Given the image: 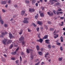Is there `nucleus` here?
I'll return each mask as SVG.
<instances>
[{
  "label": "nucleus",
  "instance_id": "f257e3e1",
  "mask_svg": "<svg viewBox=\"0 0 65 65\" xmlns=\"http://www.w3.org/2000/svg\"><path fill=\"white\" fill-rule=\"evenodd\" d=\"M24 20L23 21V23H25V24H28V20H29V18H24Z\"/></svg>",
  "mask_w": 65,
  "mask_h": 65
},
{
  "label": "nucleus",
  "instance_id": "f03ea898",
  "mask_svg": "<svg viewBox=\"0 0 65 65\" xmlns=\"http://www.w3.org/2000/svg\"><path fill=\"white\" fill-rule=\"evenodd\" d=\"M7 34V32H2V35H0V37H1L3 38V36H4L5 35H6V34Z\"/></svg>",
  "mask_w": 65,
  "mask_h": 65
},
{
  "label": "nucleus",
  "instance_id": "7ed1b4c3",
  "mask_svg": "<svg viewBox=\"0 0 65 65\" xmlns=\"http://www.w3.org/2000/svg\"><path fill=\"white\" fill-rule=\"evenodd\" d=\"M7 41V39H4V40H3L2 42L5 45H6Z\"/></svg>",
  "mask_w": 65,
  "mask_h": 65
},
{
  "label": "nucleus",
  "instance_id": "20e7f679",
  "mask_svg": "<svg viewBox=\"0 0 65 65\" xmlns=\"http://www.w3.org/2000/svg\"><path fill=\"white\" fill-rule=\"evenodd\" d=\"M25 39V38L23 36H22L19 38V39L20 41H24Z\"/></svg>",
  "mask_w": 65,
  "mask_h": 65
},
{
  "label": "nucleus",
  "instance_id": "39448f33",
  "mask_svg": "<svg viewBox=\"0 0 65 65\" xmlns=\"http://www.w3.org/2000/svg\"><path fill=\"white\" fill-rule=\"evenodd\" d=\"M0 22L2 25L3 24V23H4V21H3V20H2V18H1V15L0 14Z\"/></svg>",
  "mask_w": 65,
  "mask_h": 65
},
{
  "label": "nucleus",
  "instance_id": "423d86ee",
  "mask_svg": "<svg viewBox=\"0 0 65 65\" xmlns=\"http://www.w3.org/2000/svg\"><path fill=\"white\" fill-rule=\"evenodd\" d=\"M37 24L40 26H42L43 24L42 23L39 21H37Z\"/></svg>",
  "mask_w": 65,
  "mask_h": 65
},
{
  "label": "nucleus",
  "instance_id": "0eeeda50",
  "mask_svg": "<svg viewBox=\"0 0 65 65\" xmlns=\"http://www.w3.org/2000/svg\"><path fill=\"white\" fill-rule=\"evenodd\" d=\"M37 42H40L41 43H42V42L43 41V39H40L39 40H37Z\"/></svg>",
  "mask_w": 65,
  "mask_h": 65
},
{
  "label": "nucleus",
  "instance_id": "6e6552de",
  "mask_svg": "<svg viewBox=\"0 0 65 65\" xmlns=\"http://www.w3.org/2000/svg\"><path fill=\"white\" fill-rule=\"evenodd\" d=\"M47 14L49 16H52L53 15V12H51L50 13V12H47Z\"/></svg>",
  "mask_w": 65,
  "mask_h": 65
},
{
  "label": "nucleus",
  "instance_id": "1a4fd4ad",
  "mask_svg": "<svg viewBox=\"0 0 65 65\" xmlns=\"http://www.w3.org/2000/svg\"><path fill=\"white\" fill-rule=\"evenodd\" d=\"M29 11L30 12H33L35 11V10L33 9H30L29 10Z\"/></svg>",
  "mask_w": 65,
  "mask_h": 65
},
{
  "label": "nucleus",
  "instance_id": "9d476101",
  "mask_svg": "<svg viewBox=\"0 0 65 65\" xmlns=\"http://www.w3.org/2000/svg\"><path fill=\"white\" fill-rule=\"evenodd\" d=\"M7 2V1H2L1 2V4H6Z\"/></svg>",
  "mask_w": 65,
  "mask_h": 65
},
{
  "label": "nucleus",
  "instance_id": "9b49d317",
  "mask_svg": "<svg viewBox=\"0 0 65 65\" xmlns=\"http://www.w3.org/2000/svg\"><path fill=\"white\" fill-rule=\"evenodd\" d=\"M49 40L48 39L46 40L45 41V43H47V44H50V41H49Z\"/></svg>",
  "mask_w": 65,
  "mask_h": 65
},
{
  "label": "nucleus",
  "instance_id": "f8f14e48",
  "mask_svg": "<svg viewBox=\"0 0 65 65\" xmlns=\"http://www.w3.org/2000/svg\"><path fill=\"white\" fill-rule=\"evenodd\" d=\"M48 38V36L47 35H45L44 37L43 38V39H47Z\"/></svg>",
  "mask_w": 65,
  "mask_h": 65
},
{
  "label": "nucleus",
  "instance_id": "ddd939ff",
  "mask_svg": "<svg viewBox=\"0 0 65 65\" xmlns=\"http://www.w3.org/2000/svg\"><path fill=\"white\" fill-rule=\"evenodd\" d=\"M40 16L41 17H44V13H42L40 14Z\"/></svg>",
  "mask_w": 65,
  "mask_h": 65
},
{
  "label": "nucleus",
  "instance_id": "4468645a",
  "mask_svg": "<svg viewBox=\"0 0 65 65\" xmlns=\"http://www.w3.org/2000/svg\"><path fill=\"white\" fill-rule=\"evenodd\" d=\"M50 2L51 3H51H48V4H49V5H53L54 4V2H53V1H50Z\"/></svg>",
  "mask_w": 65,
  "mask_h": 65
},
{
  "label": "nucleus",
  "instance_id": "2eb2a0df",
  "mask_svg": "<svg viewBox=\"0 0 65 65\" xmlns=\"http://www.w3.org/2000/svg\"><path fill=\"white\" fill-rule=\"evenodd\" d=\"M11 54L13 55H16V54H17V52L15 51L14 52H12L11 53Z\"/></svg>",
  "mask_w": 65,
  "mask_h": 65
},
{
  "label": "nucleus",
  "instance_id": "dca6fc26",
  "mask_svg": "<svg viewBox=\"0 0 65 65\" xmlns=\"http://www.w3.org/2000/svg\"><path fill=\"white\" fill-rule=\"evenodd\" d=\"M12 42V40H9L7 42V44H9L10 43H11V42Z\"/></svg>",
  "mask_w": 65,
  "mask_h": 65
},
{
  "label": "nucleus",
  "instance_id": "f3484780",
  "mask_svg": "<svg viewBox=\"0 0 65 65\" xmlns=\"http://www.w3.org/2000/svg\"><path fill=\"white\" fill-rule=\"evenodd\" d=\"M25 13V12L24 11H21V14L22 15H24V14Z\"/></svg>",
  "mask_w": 65,
  "mask_h": 65
},
{
  "label": "nucleus",
  "instance_id": "a211bd4d",
  "mask_svg": "<svg viewBox=\"0 0 65 65\" xmlns=\"http://www.w3.org/2000/svg\"><path fill=\"white\" fill-rule=\"evenodd\" d=\"M9 37L10 38V39H11L12 37V34L9 33Z\"/></svg>",
  "mask_w": 65,
  "mask_h": 65
},
{
  "label": "nucleus",
  "instance_id": "6ab92c4d",
  "mask_svg": "<svg viewBox=\"0 0 65 65\" xmlns=\"http://www.w3.org/2000/svg\"><path fill=\"white\" fill-rule=\"evenodd\" d=\"M60 39L61 42H63V39L62 36H61L60 37Z\"/></svg>",
  "mask_w": 65,
  "mask_h": 65
},
{
  "label": "nucleus",
  "instance_id": "aec40b11",
  "mask_svg": "<svg viewBox=\"0 0 65 65\" xmlns=\"http://www.w3.org/2000/svg\"><path fill=\"white\" fill-rule=\"evenodd\" d=\"M23 33V30L22 29L20 30V31L19 32V34L20 35H21Z\"/></svg>",
  "mask_w": 65,
  "mask_h": 65
},
{
  "label": "nucleus",
  "instance_id": "412c9836",
  "mask_svg": "<svg viewBox=\"0 0 65 65\" xmlns=\"http://www.w3.org/2000/svg\"><path fill=\"white\" fill-rule=\"evenodd\" d=\"M36 48L38 51L39 50V47L38 45H37L36 46Z\"/></svg>",
  "mask_w": 65,
  "mask_h": 65
},
{
  "label": "nucleus",
  "instance_id": "4be33fe9",
  "mask_svg": "<svg viewBox=\"0 0 65 65\" xmlns=\"http://www.w3.org/2000/svg\"><path fill=\"white\" fill-rule=\"evenodd\" d=\"M48 55H49V53H46L45 56V58H46V57H47V56H48Z\"/></svg>",
  "mask_w": 65,
  "mask_h": 65
},
{
  "label": "nucleus",
  "instance_id": "5701e85b",
  "mask_svg": "<svg viewBox=\"0 0 65 65\" xmlns=\"http://www.w3.org/2000/svg\"><path fill=\"white\" fill-rule=\"evenodd\" d=\"M38 53L39 55H42V53L41 52H38Z\"/></svg>",
  "mask_w": 65,
  "mask_h": 65
},
{
  "label": "nucleus",
  "instance_id": "b1692460",
  "mask_svg": "<svg viewBox=\"0 0 65 65\" xmlns=\"http://www.w3.org/2000/svg\"><path fill=\"white\" fill-rule=\"evenodd\" d=\"M62 59H63V57H61V58H58V60L59 61H61L62 60Z\"/></svg>",
  "mask_w": 65,
  "mask_h": 65
},
{
  "label": "nucleus",
  "instance_id": "393cba45",
  "mask_svg": "<svg viewBox=\"0 0 65 65\" xmlns=\"http://www.w3.org/2000/svg\"><path fill=\"white\" fill-rule=\"evenodd\" d=\"M35 2H36L35 0H32V4H34L35 3Z\"/></svg>",
  "mask_w": 65,
  "mask_h": 65
},
{
  "label": "nucleus",
  "instance_id": "a878e982",
  "mask_svg": "<svg viewBox=\"0 0 65 65\" xmlns=\"http://www.w3.org/2000/svg\"><path fill=\"white\" fill-rule=\"evenodd\" d=\"M13 47V45H12V44L10 45V49H11Z\"/></svg>",
  "mask_w": 65,
  "mask_h": 65
},
{
  "label": "nucleus",
  "instance_id": "bb28decb",
  "mask_svg": "<svg viewBox=\"0 0 65 65\" xmlns=\"http://www.w3.org/2000/svg\"><path fill=\"white\" fill-rule=\"evenodd\" d=\"M48 48H51V47H52V46L51 45H48Z\"/></svg>",
  "mask_w": 65,
  "mask_h": 65
},
{
  "label": "nucleus",
  "instance_id": "cd10ccee",
  "mask_svg": "<svg viewBox=\"0 0 65 65\" xmlns=\"http://www.w3.org/2000/svg\"><path fill=\"white\" fill-rule=\"evenodd\" d=\"M25 2L26 3H29L30 2L29 1L26 0L25 1Z\"/></svg>",
  "mask_w": 65,
  "mask_h": 65
},
{
  "label": "nucleus",
  "instance_id": "c85d7f7f",
  "mask_svg": "<svg viewBox=\"0 0 65 65\" xmlns=\"http://www.w3.org/2000/svg\"><path fill=\"white\" fill-rule=\"evenodd\" d=\"M30 59L31 60L33 59V55H31L30 56Z\"/></svg>",
  "mask_w": 65,
  "mask_h": 65
},
{
  "label": "nucleus",
  "instance_id": "c756f323",
  "mask_svg": "<svg viewBox=\"0 0 65 65\" xmlns=\"http://www.w3.org/2000/svg\"><path fill=\"white\" fill-rule=\"evenodd\" d=\"M32 25L35 27H36V24H35V23H32Z\"/></svg>",
  "mask_w": 65,
  "mask_h": 65
},
{
  "label": "nucleus",
  "instance_id": "7c9ffc66",
  "mask_svg": "<svg viewBox=\"0 0 65 65\" xmlns=\"http://www.w3.org/2000/svg\"><path fill=\"white\" fill-rule=\"evenodd\" d=\"M57 11H62V9L60 8H59L58 9Z\"/></svg>",
  "mask_w": 65,
  "mask_h": 65
},
{
  "label": "nucleus",
  "instance_id": "2f4dec72",
  "mask_svg": "<svg viewBox=\"0 0 65 65\" xmlns=\"http://www.w3.org/2000/svg\"><path fill=\"white\" fill-rule=\"evenodd\" d=\"M19 60H17L15 61L16 63L17 64H18V63H19Z\"/></svg>",
  "mask_w": 65,
  "mask_h": 65
},
{
  "label": "nucleus",
  "instance_id": "473e14b6",
  "mask_svg": "<svg viewBox=\"0 0 65 65\" xmlns=\"http://www.w3.org/2000/svg\"><path fill=\"white\" fill-rule=\"evenodd\" d=\"M36 30H37V32H39V28L37 27L36 28Z\"/></svg>",
  "mask_w": 65,
  "mask_h": 65
},
{
  "label": "nucleus",
  "instance_id": "72a5a7b5",
  "mask_svg": "<svg viewBox=\"0 0 65 65\" xmlns=\"http://www.w3.org/2000/svg\"><path fill=\"white\" fill-rule=\"evenodd\" d=\"M27 30L28 32H31V30H30V29H29V28H28Z\"/></svg>",
  "mask_w": 65,
  "mask_h": 65
},
{
  "label": "nucleus",
  "instance_id": "f704fd0d",
  "mask_svg": "<svg viewBox=\"0 0 65 65\" xmlns=\"http://www.w3.org/2000/svg\"><path fill=\"white\" fill-rule=\"evenodd\" d=\"M58 34L56 35V36H55L54 37V38H57V37H58Z\"/></svg>",
  "mask_w": 65,
  "mask_h": 65
},
{
  "label": "nucleus",
  "instance_id": "c9c22d12",
  "mask_svg": "<svg viewBox=\"0 0 65 65\" xmlns=\"http://www.w3.org/2000/svg\"><path fill=\"white\" fill-rule=\"evenodd\" d=\"M11 3V0H9L8 1V3L9 4V3Z\"/></svg>",
  "mask_w": 65,
  "mask_h": 65
},
{
  "label": "nucleus",
  "instance_id": "e433bc0d",
  "mask_svg": "<svg viewBox=\"0 0 65 65\" xmlns=\"http://www.w3.org/2000/svg\"><path fill=\"white\" fill-rule=\"evenodd\" d=\"M55 4L56 5H59L60 4V3H59V2L57 3H56Z\"/></svg>",
  "mask_w": 65,
  "mask_h": 65
},
{
  "label": "nucleus",
  "instance_id": "4c0bfd02",
  "mask_svg": "<svg viewBox=\"0 0 65 65\" xmlns=\"http://www.w3.org/2000/svg\"><path fill=\"white\" fill-rule=\"evenodd\" d=\"M60 51H63V47L62 46H61L60 47Z\"/></svg>",
  "mask_w": 65,
  "mask_h": 65
},
{
  "label": "nucleus",
  "instance_id": "58836bf2",
  "mask_svg": "<svg viewBox=\"0 0 65 65\" xmlns=\"http://www.w3.org/2000/svg\"><path fill=\"white\" fill-rule=\"evenodd\" d=\"M60 19H61V20H63V19H65V17H60Z\"/></svg>",
  "mask_w": 65,
  "mask_h": 65
},
{
  "label": "nucleus",
  "instance_id": "ea45409f",
  "mask_svg": "<svg viewBox=\"0 0 65 65\" xmlns=\"http://www.w3.org/2000/svg\"><path fill=\"white\" fill-rule=\"evenodd\" d=\"M20 62H22V57H21V56H20Z\"/></svg>",
  "mask_w": 65,
  "mask_h": 65
},
{
  "label": "nucleus",
  "instance_id": "a19ab883",
  "mask_svg": "<svg viewBox=\"0 0 65 65\" xmlns=\"http://www.w3.org/2000/svg\"><path fill=\"white\" fill-rule=\"evenodd\" d=\"M5 27H7V26H8V25L7 24H5L4 25Z\"/></svg>",
  "mask_w": 65,
  "mask_h": 65
},
{
  "label": "nucleus",
  "instance_id": "79ce46f5",
  "mask_svg": "<svg viewBox=\"0 0 65 65\" xmlns=\"http://www.w3.org/2000/svg\"><path fill=\"white\" fill-rule=\"evenodd\" d=\"M26 52L27 53H28V54H29V50H28V49H27V50Z\"/></svg>",
  "mask_w": 65,
  "mask_h": 65
},
{
  "label": "nucleus",
  "instance_id": "37998d69",
  "mask_svg": "<svg viewBox=\"0 0 65 65\" xmlns=\"http://www.w3.org/2000/svg\"><path fill=\"white\" fill-rule=\"evenodd\" d=\"M57 45H61V43H60L59 42H57L56 43Z\"/></svg>",
  "mask_w": 65,
  "mask_h": 65
},
{
  "label": "nucleus",
  "instance_id": "c03bdc74",
  "mask_svg": "<svg viewBox=\"0 0 65 65\" xmlns=\"http://www.w3.org/2000/svg\"><path fill=\"white\" fill-rule=\"evenodd\" d=\"M50 31H53V30H54V29L53 28H50Z\"/></svg>",
  "mask_w": 65,
  "mask_h": 65
},
{
  "label": "nucleus",
  "instance_id": "a18cd8bd",
  "mask_svg": "<svg viewBox=\"0 0 65 65\" xmlns=\"http://www.w3.org/2000/svg\"><path fill=\"white\" fill-rule=\"evenodd\" d=\"M44 27L46 29H48V28H47V26L45 25L44 26Z\"/></svg>",
  "mask_w": 65,
  "mask_h": 65
},
{
  "label": "nucleus",
  "instance_id": "49530a36",
  "mask_svg": "<svg viewBox=\"0 0 65 65\" xmlns=\"http://www.w3.org/2000/svg\"><path fill=\"white\" fill-rule=\"evenodd\" d=\"M19 50V47H18L16 50V52H18V51Z\"/></svg>",
  "mask_w": 65,
  "mask_h": 65
},
{
  "label": "nucleus",
  "instance_id": "de8ad7c7",
  "mask_svg": "<svg viewBox=\"0 0 65 65\" xmlns=\"http://www.w3.org/2000/svg\"><path fill=\"white\" fill-rule=\"evenodd\" d=\"M11 59L12 60H15V58L14 57H12L11 58Z\"/></svg>",
  "mask_w": 65,
  "mask_h": 65
},
{
  "label": "nucleus",
  "instance_id": "09e8293b",
  "mask_svg": "<svg viewBox=\"0 0 65 65\" xmlns=\"http://www.w3.org/2000/svg\"><path fill=\"white\" fill-rule=\"evenodd\" d=\"M56 11L55 10H54L53 11V12L55 14H56Z\"/></svg>",
  "mask_w": 65,
  "mask_h": 65
},
{
  "label": "nucleus",
  "instance_id": "8fccbe9b",
  "mask_svg": "<svg viewBox=\"0 0 65 65\" xmlns=\"http://www.w3.org/2000/svg\"><path fill=\"white\" fill-rule=\"evenodd\" d=\"M24 54V53L23 52H22L21 53V55H23Z\"/></svg>",
  "mask_w": 65,
  "mask_h": 65
},
{
  "label": "nucleus",
  "instance_id": "3c124183",
  "mask_svg": "<svg viewBox=\"0 0 65 65\" xmlns=\"http://www.w3.org/2000/svg\"><path fill=\"white\" fill-rule=\"evenodd\" d=\"M42 10H44V7H42L41 8Z\"/></svg>",
  "mask_w": 65,
  "mask_h": 65
},
{
  "label": "nucleus",
  "instance_id": "603ef678",
  "mask_svg": "<svg viewBox=\"0 0 65 65\" xmlns=\"http://www.w3.org/2000/svg\"><path fill=\"white\" fill-rule=\"evenodd\" d=\"M47 23H48V24H51V22L49 21H48L47 22Z\"/></svg>",
  "mask_w": 65,
  "mask_h": 65
},
{
  "label": "nucleus",
  "instance_id": "864d4df0",
  "mask_svg": "<svg viewBox=\"0 0 65 65\" xmlns=\"http://www.w3.org/2000/svg\"><path fill=\"white\" fill-rule=\"evenodd\" d=\"M43 48H42L41 49V51L42 52V51H43Z\"/></svg>",
  "mask_w": 65,
  "mask_h": 65
},
{
  "label": "nucleus",
  "instance_id": "5fc2aeb1",
  "mask_svg": "<svg viewBox=\"0 0 65 65\" xmlns=\"http://www.w3.org/2000/svg\"><path fill=\"white\" fill-rule=\"evenodd\" d=\"M3 56H5V58H7V55H6V54H4Z\"/></svg>",
  "mask_w": 65,
  "mask_h": 65
},
{
  "label": "nucleus",
  "instance_id": "6e6d98bb",
  "mask_svg": "<svg viewBox=\"0 0 65 65\" xmlns=\"http://www.w3.org/2000/svg\"><path fill=\"white\" fill-rule=\"evenodd\" d=\"M44 64V62H42L41 63V65H43Z\"/></svg>",
  "mask_w": 65,
  "mask_h": 65
},
{
  "label": "nucleus",
  "instance_id": "4d7b16f0",
  "mask_svg": "<svg viewBox=\"0 0 65 65\" xmlns=\"http://www.w3.org/2000/svg\"><path fill=\"white\" fill-rule=\"evenodd\" d=\"M2 11L4 13L5 12V10H4V9H3L2 10Z\"/></svg>",
  "mask_w": 65,
  "mask_h": 65
},
{
  "label": "nucleus",
  "instance_id": "13d9d810",
  "mask_svg": "<svg viewBox=\"0 0 65 65\" xmlns=\"http://www.w3.org/2000/svg\"><path fill=\"white\" fill-rule=\"evenodd\" d=\"M14 6L15 7V8L17 7H18V6L17 5H14Z\"/></svg>",
  "mask_w": 65,
  "mask_h": 65
},
{
  "label": "nucleus",
  "instance_id": "bf43d9fd",
  "mask_svg": "<svg viewBox=\"0 0 65 65\" xmlns=\"http://www.w3.org/2000/svg\"><path fill=\"white\" fill-rule=\"evenodd\" d=\"M39 62H38L37 63H36L35 65H39Z\"/></svg>",
  "mask_w": 65,
  "mask_h": 65
},
{
  "label": "nucleus",
  "instance_id": "052dcab7",
  "mask_svg": "<svg viewBox=\"0 0 65 65\" xmlns=\"http://www.w3.org/2000/svg\"><path fill=\"white\" fill-rule=\"evenodd\" d=\"M38 4L37 3H36V6H38Z\"/></svg>",
  "mask_w": 65,
  "mask_h": 65
},
{
  "label": "nucleus",
  "instance_id": "680f3d73",
  "mask_svg": "<svg viewBox=\"0 0 65 65\" xmlns=\"http://www.w3.org/2000/svg\"><path fill=\"white\" fill-rule=\"evenodd\" d=\"M22 44H25V41H23L22 42Z\"/></svg>",
  "mask_w": 65,
  "mask_h": 65
},
{
  "label": "nucleus",
  "instance_id": "e2e57ef3",
  "mask_svg": "<svg viewBox=\"0 0 65 65\" xmlns=\"http://www.w3.org/2000/svg\"><path fill=\"white\" fill-rule=\"evenodd\" d=\"M35 19H37V18H38V17L37 16H36L35 17Z\"/></svg>",
  "mask_w": 65,
  "mask_h": 65
},
{
  "label": "nucleus",
  "instance_id": "0e129e2a",
  "mask_svg": "<svg viewBox=\"0 0 65 65\" xmlns=\"http://www.w3.org/2000/svg\"><path fill=\"white\" fill-rule=\"evenodd\" d=\"M59 12V13H60L61 14H62V13H63V12L62 11L60 12Z\"/></svg>",
  "mask_w": 65,
  "mask_h": 65
},
{
  "label": "nucleus",
  "instance_id": "69168bd1",
  "mask_svg": "<svg viewBox=\"0 0 65 65\" xmlns=\"http://www.w3.org/2000/svg\"><path fill=\"white\" fill-rule=\"evenodd\" d=\"M57 15L59 14V13H60V12H57Z\"/></svg>",
  "mask_w": 65,
  "mask_h": 65
},
{
  "label": "nucleus",
  "instance_id": "338daca9",
  "mask_svg": "<svg viewBox=\"0 0 65 65\" xmlns=\"http://www.w3.org/2000/svg\"><path fill=\"white\" fill-rule=\"evenodd\" d=\"M53 48H55V46L53 45L52 46Z\"/></svg>",
  "mask_w": 65,
  "mask_h": 65
},
{
  "label": "nucleus",
  "instance_id": "774afa93",
  "mask_svg": "<svg viewBox=\"0 0 65 65\" xmlns=\"http://www.w3.org/2000/svg\"><path fill=\"white\" fill-rule=\"evenodd\" d=\"M63 31H65V28H64L63 29Z\"/></svg>",
  "mask_w": 65,
  "mask_h": 65
}]
</instances>
